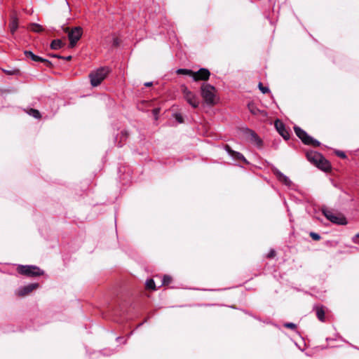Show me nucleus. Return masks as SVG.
Wrapping results in <instances>:
<instances>
[{"label": "nucleus", "mask_w": 359, "mask_h": 359, "mask_svg": "<svg viewBox=\"0 0 359 359\" xmlns=\"http://www.w3.org/2000/svg\"><path fill=\"white\" fill-rule=\"evenodd\" d=\"M201 93L204 102L209 105H215L218 102L217 91L214 86L203 83L201 87Z\"/></svg>", "instance_id": "nucleus-1"}, {"label": "nucleus", "mask_w": 359, "mask_h": 359, "mask_svg": "<svg viewBox=\"0 0 359 359\" xmlns=\"http://www.w3.org/2000/svg\"><path fill=\"white\" fill-rule=\"evenodd\" d=\"M308 160L324 171H328L331 168L330 163L319 153L310 151L306 154Z\"/></svg>", "instance_id": "nucleus-2"}, {"label": "nucleus", "mask_w": 359, "mask_h": 359, "mask_svg": "<svg viewBox=\"0 0 359 359\" xmlns=\"http://www.w3.org/2000/svg\"><path fill=\"white\" fill-rule=\"evenodd\" d=\"M108 72L105 68H100L92 72L89 75L91 85L93 87L99 86L105 79Z\"/></svg>", "instance_id": "nucleus-3"}, {"label": "nucleus", "mask_w": 359, "mask_h": 359, "mask_svg": "<svg viewBox=\"0 0 359 359\" xmlns=\"http://www.w3.org/2000/svg\"><path fill=\"white\" fill-rule=\"evenodd\" d=\"M64 31L68 34L69 46L71 48L74 47L83 34V29L81 27H75L71 29L69 27H66L64 29Z\"/></svg>", "instance_id": "nucleus-4"}, {"label": "nucleus", "mask_w": 359, "mask_h": 359, "mask_svg": "<svg viewBox=\"0 0 359 359\" xmlns=\"http://www.w3.org/2000/svg\"><path fill=\"white\" fill-rule=\"evenodd\" d=\"M323 214L326 218L332 223L339 225H346L348 224L346 218L341 213H334L329 210H323Z\"/></svg>", "instance_id": "nucleus-5"}, {"label": "nucleus", "mask_w": 359, "mask_h": 359, "mask_svg": "<svg viewBox=\"0 0 359 359\" xmlns=\"http://www.w3.org/2000/svg\"><path fill=\"white\" fill-rule=\"evenodd\" d=\"M181 90L183 93L184 98L186 100V101L193 107H198L199 105V100L196 95L193 92L189 90L188 88L184 85L181 86Z\"/></svg>", "instance_id": "nucleus-6"}, {"label": "nucleus", "mask_w": 359, "mask_h": 359, "mask_svg": "<svg viewBox=\"0 0 359 359\" xmlns=\"http://www.w3.org/2000/svg\"><path fill=\"white\" fill-rule=\"evenodd\" d=\"M18 273L27 276H38L43 273V272L35 266H19L17 268Z\"/></svg>", "instance_id": "nucleus-7"}, {"label": "nucleus", "mask_w": 359, "mask_h": 359, "mask_svg": "<svg viewBox=\"0 0 359 359\" xmlns=\"http://www.w3.org/2000/svg\"><path fill=\"white\" fill-rule=\"evenodd\" d=\"M296 135L302 140V141L306 144H311L315 147H318L320 142L312 137L309 136L307 133L299 127L294 128Z\"/></svg>", "instance_id": "nucleus-8"}, {"label": "nucleus", "mask_w": 359, "mask_h": 359, "mask_svg": "<svg viewBox=\"0 0 359 359\" xmlns=\"http://www.w3.org/2000/svg\"><path fill=\"white\" fill-rule=\"evenodd\" d=\"M210 75V73L208 69L201 68L198 72H193L192 78L195 81H207Z\"/></svg>", "instance_id": "nucleus-9"}, {"label": "nucleus", "mask_w": 359, "mask_h": 359, "mask_svg": "<svg viewBox=\"0 0 359 359\" xmlns=\"http://www.w3.org/2000/svg\"><path fill=\"white\" fill-rule=\"evenodd\" d=\"M39 285L38 283H32L19 288L15 293L19 297H25L30 294L33 290L39 288Z\"/></svg>", "instance_id": "nucleus-10"}, {"label": "nucleus", "mask_w": 359, "mask_h": 359, "mask_svg": "<svg viewBox=\"0 0 359 359\" xmlns=\"http://www.w3.org/2000/svg\"><path fill=\"white\" fill-rule=\"evenodd\" d=\"M275 126L280 135L285 140L289 139V133L285 128L284 124L279 120L275 121Z\"/></svg>", "instance_id": "nucleus-11"}, {"label": "nucleus", "mask_w": 359, "mask_h": 359, "mask_svg": "<svg viewBox=\"0 0 359 359\" xmlns=\"http://www.w3.org/2000/svg\"><path fill=\"white\" fill-rule=\"evenodd\" d=\"M248 109L254 115L261 116L263 118H266L267 116L266 111L259 110L254 104H249Z\"/></svg>", "instance_id": "nucleus-12"}, {"label": "nucleus", "mask_w": 359, "mask_h": 359, "mask_svg": "<svg viewBox=\"0 0 359 359\" xmlns=\"http://www.w3.org/2000/svg\"><path fill=\"white\" fill-rule=\"evenodd\" d=\"M18 27V19L15 15L11 16V20L9 23L10 31L12 34L15 33Z\"/></svg>", "instance_id": "nucleus-13"}, {"label": "nucleus", "mask_w": 359, "mask_h": 359, "mask_svg": "<svg viewBox=\"0 0 359 359\" xmlns=\"http://www.w3.org/2000/svg\"><path fill=\"white\" fill-rule=\"evenodd\" d=\"M249 139L250 141L255 144L257 146H261L262 145V140L252 130H249Z\"/></svg>", "instance_id": "nucleus-14"}, {"label": "nucleus", "mask_w": 359, "mask_h": 359, "mask_svg": "<svg viewBox=\"0 0 359 359\" xmlns=\"http://www.w3.org/2000/svg\"><path fill=\"white\" fill-rule=\"evenodd\" d=\"M25 55L28 57H30L33 61H35V62H43L45 61L44 59L34 55L32 52L31 51H25Z\"/></svg>", "instance_id": "nucleus-15"}, {"label": "nucleus", "mask_w": 359, "mask_h": 359, "mask_svg": "<svg viewBox=\"0 0 359 359\" xmlns=\"http://www.w3.org/2000/svg\"><path fill=\"white\" fill-rule=\"evenodd\" d=\"M64 46L63 42L60 39L53 40L51 42L50 48L53 50H57Z\"/></svg>", "instance_id": "nucleus-16"}, {"label": "nucleus", "mask_w": 359, "mask_h": 359, "mask_svg": "<svg viewBox=\"0 0 359 359\" xmlns=\"http://www.w3.org/2000/svg\"><path fill=\"white\" fill-rule=\"evenodd\" d=\"M29 29L34 32H41L43 30L42 26L36 23L30 24Z\"/></svg>", "instance_id": "nucleus-17"}, {"label": "nucleus", "mask_w": 359, "mask_h": 359, "mask_svg": "<svg viewBox=\"0 0 359 359\" xmlns=\"http://www.w3.org/2000/svg\"><path fill=\"white\" fill-rule=\"evenodd\" d=\"M316 314H317V316H318V318L320 320V321H324V319H325V311L323 309V307H316Z\"/></svg>", "instance_id": "nucleus-18"}, {"label": "nucleus", "mask_w": 359, "mask_h": 359, "mask_svg": "<svg viewBox=\"0 0 359 359\" xmlns=\"http://www.w3.org/2000/svg\"><path fill=\"white\" fill-rule=\"evenodd\" d=\"M177 74H184V75H188V76H190L192 77V75H193V71L191 70V69H179L177 70Z\"/></svg>", "instance_id": "nucleus-19"}, {"label": "nucleus", "mask_w": 359, "mask_h": 359, "mask_svg": "<svg viewBox=\"0 0 359 359\" xmlns=\"http://www.w3.org/2000/svg\"><path fill=\"white\" fill-rule=\"evenodd\" d=\"M277 175H278L279 180L281 182H284L285 184H287V185L290 184V180L286 176H285L284 175H283L280 172H278Z\"/></svg>", "instance_id": "nucleus-20"}, {"label": "nucleus", "mask_w": 359, "mask_h": 359, "mask_svg": "<svg viewBox=\"0 0 359 359\" xmlns=\"http://www.w3.org/2000/svg\"><path fill=\"white\" fill-rule=\"evenodd\" d=\"M146 286L148 289L156 290L155 283L152 279L147 280Z\"/></svg>", "instance_id": "nucleus-21"}, {"label": "nucleus", "mask_w": 359, "mask_h": 359, "mask_svg": "<svg viewBox=\"0 0 359 359\" xmlns=\"http://www.w3.org/2000/svg\"><path fill=\"white\" fill-rule=\"evenodd\" d=\"M29 114L34 116V118H39L41 117V115H40V113L38 110L36 109H31L29 112Z\"/></svg>", "instance_id": "nucleus-22"}, {"label": "nucleus", "mask_w": 359, "mask_h": 359, "mask_svg": "<svg viewBox=\"0 0 359 359\" xmlns=\"http://www.w3.org/2000/svg\"><path fill=\"white\" fill-rule=\"evenodd\" d=\"M172 279L171 277L169 276H164L163 279V285H168L171 282Z\"/></svg>", "instance_id": "nucleus-23"}, {"label": "nucleus", "mask_w": 359, "mask_h": 359, "mask_svg": "<svg viewBox=\"0 0 359 359\" xmlns=\"http://www.w3.org/2000/svg\"><path fill=\"white\" fill-rule=\"evenodd\" d=\"M259 88L263 93H266L269 91V88L264 87L261 83H259Z\"/></svg>", "instance_id": "nucleus-24"}, {"label": "nucleus", "mask_w": 359, "mask_h": 359, "mask_svg": "<svg viewBox=\"0 0 359 359\" xmlns=\"http://www.w3.org/2000/svg\"><path fill=\"white\" fill-rule=\"evenodd\" d=\"M310 236L316 241H318L320 239V236L316 233H311Z\"/></svg>", "instance_id": "nucleus-25"}, {"label": "nucleus", "mask_w": 359, "mask_h": 359, "mask_svg": "<svg viewBox=\"0 0 359 359\" xmlns=\"http://www.w3.org/2000/svg\"><path fill=\"white\" fill-rule=\"evenodd\" d=\"M175 117L176 120H177V121L179 123H182L183 122L182 117V116L180 114H176L175 115Z\"/></svg>", "instance_id": "nucleus-26"}, {"label": "nucleus", "mask_w": 359, "mask_h": 359, "mask_svg": "<svg viewBox=\"0 0 359 359\" xmlns=\"http://www.w3.org/2000/svg\"><path fill=\"white\" fill-rule=\"evenodd\" d=\"M285 326L286 327H289L291 329H294L296 327V325L294 323H291L285 324Z\"/></svg>", "instance_id": "nucleus-27"}, {"label": "nucleus", "mask_w": 359, "mask_h": 359, "mask_svg": "<svg viewBox=\"0 0 359 359\" xmlns=\"http://www.w3.org/2000/svg\"><path fill=\"white\" fill-rule=\"evenodd\" d=\"M337 155L341 158H345L346 157V155L344 154V152L342 151H338L337 153Z\"/></svg>", "instance_id": "nucleus-28"}, {"label": "nucleus", "mask_w": 359, "mask_h": 359, "mask_svg": "<svg viewBox=\"0 0 359 359\" xmlns=\"http://www.w3.org/2000/svg\"><path fill=\"white\" fill-rule=\"evenodd\" d=\"M227 151H229V154H232V155L234 154V152H233V151H231V150L229 148V147H227Z\"/></svg>", "instance_id": "nucleus-29"}, {"label": "nucleus", "mask_w": 359, "mask_h": 359, "mask_svg": "<svg viewBox=\"0 0 359 359\" xmlns=\"http://www.w3.org/2000/svg\"><path fill=\"white\" fill-rule=\"evenodd\" d=\"M151 85H152V83H151V82H147V83H145V86H146L149 87V86H151Z\"/></svg>", "instance_id": "nucleus-30"}, {"label": "nucleus", "mask_w": 359, "mask_h": 359, "mask_svg": "<svg viewBox=\"0 0 359 359\" xmlns=\"http://www.w3.org/2000/svg\"><path fill=\"white\" fill-rule=\"evenodd\" d=\"M153 111H154V114H157L159 112V109H154Z\"/></svg>", "instance_id": "nucleus-31"}, {"label": "nucleus", "mask_w": 359, "mask_h": 359, "mask_svg": "<svg viewBox=\"0 0 359 359\" xmlns=\"http://www.w3.org/2000/svg\"><path fill=\"white\" fill-rule=\"evenodd\" d=\"M71 58H72V56H68V57H65V59H66L67 60H71Z\"/></svg>", "instance_id": "nucleus-32"}, {"label": "nucleus", "mask_w": 359, "mask_h": 359, "mask_svg": "<svg viewBox=\"0 0 359 359\" xmlns=\"http://www.w3.org/2000/svg\"><path fill=\"white\" fill-rule=\"evenodd\" d=\"M237 156L239 157V158H243V156L241 155L239 153H237Z\"/></svg>", "instance_id": "nucleus-33"}, {"label": "nucleus", "mask_w": 359, "mask_h": 359, "mask_svg": "<svg viewBox=\"0 0 359 359\" xmlns=\"http://www.w3.org/2000/svg\"><path fill=\"white\" fill-rule=\"evenodd\" d=\"M355 237L359 238V233L356 234Z\"/></svg>", "instance_id": "nucleus-34"}]
</instances>
